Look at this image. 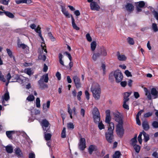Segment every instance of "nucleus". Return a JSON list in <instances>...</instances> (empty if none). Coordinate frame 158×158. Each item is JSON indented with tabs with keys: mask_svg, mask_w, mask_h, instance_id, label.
<instances>
[{
	"mask_svg": "<svg viewBox=\"0 0 158 158\" xmlns=\"http://www.w3.org/2000/svg\"><path fill=\"white\" fill-rule=\"evenodd\" d=\"M91 90L94 99L98 100L100 97L101 90L100 85L97 83H94L91 88Z\"/></svg>",
	"mask_w": 158,
	"mask_h": 158,
	"instance_id": "nucleus-1",
	"label": "nucleus"
},
{
	"mask_svg": "<svg viewBox=\"0 0 158 158\" xmlns=\"http://www.w3.org/2000/svg\"><path fill=\"white\" fill-rule=\"evenodd\" d=\"M144 91L145 93V95L149 100H151L152 98L156 99L158 98V91L155 88H152L150 92L146 88H143Z\"/></svg>",
	"mask_w": 158,
	"mask_h": 158,
	"instance_id": "nucleus-2",
	"label": "nucleus"
},
{
	"mask_svg": "<svg viewBox=\"0 0 158 158\" xmlns=\"http://www.w3.org/2000/svg\"><path fill=\"white\" fill-rule=\"evenodd\" d=\"M116 131L117 135L122 137L124 133L123 124H117L116 126Z\"/></svg>",
	"mask_w": 158,
	"mask_h": 158,
	"instance_id": "nucleus-3",
	"label": "nucleus"
},
{
	"mask_svg": "<svg viewBox=\"0 0 158 158\" xmlns=\"http://www.w3.org/2000/svg\"><path fill=\"white\" fill-rule=\"evenodd\" d=\"M114 76L118 83L121 82L123 78L122 74L119 70H117L114 72Z\"/></svg>",
	"mask_w": 158,
	"mask_h": 158,
	"instance_id": "nucleus-4",
	"label": "nucleus"
},
{
	"mask_svg": "<svg viewBox=\"0 0 158 158\" xmlns=\"http://www.w3.org/2000/svg\"><path fill=\"white\" fill-rule=\"evenodd\" d=\"M23 77L22 76H20L18 74H15L12 76V81L10 82H18L20 83H22L23 82Z\"/></svg>",
	"mask_w": 158,
	"mask_h": 158,
	"instance_id": "nucleus-5",
	"label": "nucleus"
},
{
	"mask_svg": "<svg viewBox=\"0 0 158 158\" xmlns=\"http://www.w3.org/2000/svg\"><path fill=\"white\" fill-rule=\"evenodd\" d=\"M30 27L32 29H34L35 31L39 34V36L40 37L42 40L44 41V38L42 36L41 34V28L39 26H38L36 28H35L36 27V25L34 24H32L30 26Z\"/></svg>",
	"mask_w": 158,
	"mask_h": 158,
	"instance_id": "nucleus-6",
	"label": "nucleus"
},
{
	"mask_svg": "<svg viewBox=\"0 0 158 158\" xmlns=\"http://www.w3.org/2000/svg\"><path fill=\"white\" fill-rule=\"evenodd\" d=\"M114 120L118 123L117 124H123V121L122 116L120 115L118 112L114 113Z\"/></svg>",
	"mask_w": 158,
	"mask_h": 158,
	"instance_id": "nucleus-7",
	"label": "nucleus"
},
{
	"mask_svg": "<svg viewBox=\"0 0 158 158\" xmlns=\"http://www.w3.org/2000/svg\"><path fill=\"white\" fill-rule=\"evenodd\" d=\"M18 46L19 48H22L23 50L24 53L28 54L29 52V48L27 45L24 44L18 43Z\"/></svg>",
	"mask_w": 158,
	"mask_h": 158,
	"instance_id": "nucleus-8",
	"label": "nucleus"
},
{
	"mask_svg": "<svg viewBox=\"0 0 158 158\" xmlns=\"http://www.w3.org/2000/svg\"><path fill=\"white\" fill-rule=\"evenodd\" d=\"M85 140L84 138L81 137L79 140V148L81 150H83L86 148Z\"/></svg>",
	"mask_w": 158,
	"mask_h": 158,
	"instance_id": "nucleus-9",
	"label": "nucleus"
},
{
	"mask_svg": "<svg viewBox=\"0 0 158 158\" xmlns=\"http://www.w3.org/2000/svg\"><path fill=\"white\" fill-rule=\"evenodd\" d=\"M41 125L44 132H47L49 129L48 127L49 123L48 121L46 119L43 120L42 122Z\"/></svg>",
	"mask_w": 158,
	"mask_h": 158,
	"instance_id": "nucleus-10",
	"label": "nucleus"
},
{
	"mask_svg": "<svg viewBox=\"0 0 158 158\" xmlns=\"http://www.w3.org/2000/svg\"><path fill=\"white\" fill-rule=\"evenodd\" d=\"M10 99L9 94V92L7 91L4 95L2 97L1 101L3 105L5 106H6L7 105L5 104V101H7Z\"/></svg>",
	"mask_w": 158,
	"mask_h": 158,
	"instance_id": "nucleus-11",
	"label": "nucleus"
},
{
	"mask_svg": "<svg viewBox=\"0 0 158 158\" xmlns=\"http://www.w3.org/2000/svg\"><path fill=\"white\" fill-rule=\"evenodd\" d=\"M73 80L77 88H79L81 87V84L80 82L79 78L76 75L73 77Z\"/></svg>",
	"mask_w": 158,
	"mask_h": 158,
	"instance_id": "nucleus-12",
	"label": "nucleus"
},
{
	"mask_svg": "<svg viewBox=\"0 0 158 158\" xmlns=\"http://www.w3.org/2000/svg\"><path fill=\"white\" fill-rule=\"evenodd\" d=\"M113 132H107L105 134L106 137L107 141L111 143L113 138Z\"/></svg>",
	"mask_w": 158,
	"mask_h": 158,
	"instance_id": "nucleus-13",
	"label": "nucleus"
},
{
	"mask_svg": "<svg viewBox=\"0 0 158 158\" xmlns=\"http://www.w3.org/2000/svg\"><path fill=\"white\" fill-rule=\"evenodd\" d=\"M41 48L43 49V51H44V52H45V53H44L43 55H41L39 56V58H40L41 60H42L43 61H45L46 60V57L45 55V54H46L47 53V51L46 50V49L45 48V44H42L41 45Z\"/></svg>",
	"mask_w": 158,
	"mask_h": 158,
	"instance_id": "nucleus-14",
	"label": "nucleus"
},
{
	"mask_svg": "<svg viewBox=\"0 0 158 158\" xmlns=\"http://www.w3.org/2000/svg\"><path fill=\"white\" fill-rule=\"evenodd\" d=\"M44 81L42 80V79H40L38 81V83L40 89H44L48 87V85L47 84L44 83Z\"/></svg>",
	"mask_w": 158,
	"mask_h": 158,
	"instance_id": "nucleus-15",
	"label": "nucleus"
},
{
	"mask_svg": "<svg viewBox=\"0 0 158 158\" xmlns=\"http://www.w3.org/2000/svg\"><path fill=\"white\" fill-rule=\"evenodd\" d=\"M50 102L48 101L47 103H44L43 105V110L44 112L45 113L48 110L50 106Z\"/></svg>",
	"mask_w": 158,
	"mask_h": 158,
	"instance_id": "nucleus-16",
	"label": "nucleus"
},
{
	"mask_svg": "<svg viewBox=\"0 0 158 158\" xmlns=\"http://www.w3.org/2000/svg\"><path fill=\"white\" fill-rule=\"evenodd\" d=\"M90 6L92 10H98L99 9V6L95 2H92L90 4Z\"/></svg>",
	"mask_w": 158,
	"mask_h": 158,
	"instance_id": "nucleus-17",
	"label": "nucleus"
},
{
	"mask_svg": "<svg viewBox=\"0 0 158 158\" xmlns=\"http://www.w3.org/2000/svg\"><path fill=\"white\" fill-rule=\"evenodd\" d=\"M97 149V148L96 146L91 145L89 146L88 148V152L90 154H91L93 152L96 151Z\"/></svg>",
	"mask_w": 158,
	"mask_h": 158,
	"instance_id": "nucleus-18",
	"label": "nucleus"
},
{
	"mask_svg": "<svg viewBox=\"0 0 158 158\" xmlns=\"http://www.w3.org/2000/svg\"><path fill=\"white\" fill-rule=\"evenodd\" d=\"M14 151L15 154L18 157H20V156H22L23 155L22 151L19 148H16L15 149Z\"/></svg>",
	"mask_w": 158,
	"mask_h": 158,
	"instance_id": "nucleus-19",
	"label": "nucleus"
},
{
	"mask_svg": "<svg viewBox=\"0 0 158 158\" xmlns=\"http://www.w3.org/2000/svg\"><path fill=\"white\" fill-rule=\"evenodd\" d=\"M61 11L65 16L68 18L71 17L72 15H70L68 11H67L65 8L63 6H61Z\"/></svg>",
	"mask_w": 158,
	"mask_h": 158,
	"instance_id": "nucleus-20",
	"label": "nucleus"
},
{
	"mask_svg": "<svg viewBox=\"0 0 158 158\" xmlns=\"http://www.w3.org/2000/svg\"><path fill=\"white\" fill-rule=\"evenodd\" d=\"M117 56L118 57V59L120 61L125 60L127 58L124 55L120 54L119 52H117Z\"/></svg>",
	"mask_w": 158,
	"mask_h": 158,
	"instance_id": "nucleus-21",
	"label": "nucleus"
},
{
	"mask_svg": "<svg viewBox=\"0 0 158 158\" xmlns=\"http://www.w3.org/2000/svg\"><path fill=\"white\" fill-rule=\"evenodd\" d=\"M142 126L143 129L145 131H148L149 128L148 123L147 121H144L142 123Z\"/></svg>",
	"mask_w": 158,
	"mask_h": 158,
	"instance_id": "nucleus-22",
	"label": "nucleus"
},
{
	"mask_svg": "<svg viewBox=\"0 0 158 158\" xmlns=\"http://www.w3.org/2000/svg\"><path fill=\"white\" fill-rule=\"evenodd\" d=\"M114 129V124L111 122L109 124L107 132H113V130Z\"/></svg>",
	"mask_w": 158,
	"mask_h": 158,
	"instance_id": "nucleus-23",
	"label": "nucleus"
},
{
	"mask_svg": "<svg viewBox=\"0 0 158 158\" xmlns=\"http://www.w3.org/2000/svg\"><path fill=\"white\" fill-rule=\"evenodd\" d=\"M64 54H65L66 56H67L69 58V59L70 60V62H69V65L70 67V68H71L73 66V63L71 61L72 60V57L71 56L70 53H68V52H65L64 53Z\"/></svg>",
	"mask_w": 158,
	"mask_h": 158,
	"instance_id": "nucleus-24",
	"label": "nucleus"
},
{
	"mask_svg": "<svg viewBox=\"0 0 158 158\" xmlns=\"http://www.w3.org/2000/svg\"><path fill=\"white\" fill-rule=\"evenodd\" d=\"M71 18L72 19V25L73 28L77 30H78L79 29V28L78 27L76 24L75 22V20L72 16H71Z\"/></svg>",
	"mask_w": 158,
	"mask_h": 158,
	"instance_id": "nucleus-25",
	"label": "nucleus"
},
{
	"mask_svg": "<svg viewBox=\"0 0 158 158\" xmlns=\"http://www.w3.org/2000/svg\"><path fill=\"white\" fill-rule=\"evenodd\" d=\"M126 8L127 10L129 11H132L133 9V6L130 3L127 4L126 6Z\"/></svg>",
	"mask_w": 158,
	"mask_h": 158,
	"instance_id": "nucleus-26",
	"label": "nucleus"
},
{
	"mask_svg": "<svg viewBox=\"0 0 158 158\" xmlns=\"http://www.w3.org/2000/svg\"><path fill=\"white\" fill-rule=\"evenodd\" d=\"M92 114L93 116L100 115L99 112L97 108L96 107L94 108L92 111Z\"/></svg>",
	"mask_w": 158,
	"mask_h": 158,
	"instance_id": "nucleus-27",
	"label": "nucleus"
},
{
	"mask_svg": "<svg viewBox=\"0 0 158 158\" xmlns=\"http://www.w3.org/2000/svg\"><path fill=\"white\" fill-rule=\"evenodd\" d=\"M142 134L144 136V140L145 142H147L149 139V135L144 131H142Z\"/></svg>",
	"mask_w": 158,
	"mask_h": 158,
	"instance_id": "nucleus-28",
	"label": "nucleus"
},
{
	"mask_svg": "<svg viewBox=\"0 0 158 158\" xmlns=\"http://www.w3.org/2000/svg\"><path fill=\"white\" fill-rule=\"evenodd\" d=\"M94 119V122L96 123H99L100 120V114L98 115H96L93 116Z\"/></svg>",
	"mask_w": 158,
	"mask_h": 158,
	"instance_id": "nucleus-29",
	"label": "nucleus"
},
{
	"mask_svg": "<svg viewBox=\"0 0 158 158\" xmlns=\"http://www.w3.org/2000/svg\"><path fill=\"white\" fill-rule=\"evenodd\" d=\"M6 152L9 153H12L13 152V148L11 146H7L6 147Z\"/></svg>",
	"mask_w": 158,
	"mask_h": 158,
	"instance_id": "nucleus-30",
	"label": "nucleus"
},
{
	"mask_svg": "<svg viewBox=\"0 0 158 158\" xmlns=\"http://www.w3.org/2000/svg\"><path fill=\"white\" fill-rule=\"evenodd\" d=\"M97 43L96 41H93L90 44V46L91 49L92 51H94L96 47Z\"/></svg>",
	"mask_w": 158,
	"mask_h": 158,
	"instance_id": "nucleus-31",
	"label": "nucleus"
},
{
	"mask_svg": "<svg viewBox=\"0 0 158 158\" xmlns=\"http://www.w3.org/2000/svg\"><path fill=\"white\" fill-rule=\"evenodd\" d=\"M100 56L102 55L103 56H106L107 55V52L106 50L104 47H102L101 48V52L100 54Z\"/></svg>",
	"mask_w": 158,
	"mask_h": 158,
	"instance_id": "nucleus-32",
	"label": "nucleus"
},
{
	"mask_svg": "<svg viewBox=\"0 0 158 158\" xmlns=\"http://www.w3.org/2000/svg\"><path fill=\"white\" fill-rule=\"evenodd\" d=\"M40 79H42V80H44V81L46 83H47L48 81V74L47 73L43 75Z\"/></svg>",
	"mask_w": 158,
	"mask_h": 158,
	"instance_id": "nucleus-33",
	"label": "nucleus"
},
{
	"mask_svg": "<svg viewBox=\"0 0 158 158\" xmlns=\"http://www.w3.org/2000/svg\"><path fill=\"white\" fill-rule=\"evenodd\" d=\"M24 72L29 76H31L33 73L31 69L30 68L25 69L24 70Z\"/></svg>",
	"mask_w": 158,
	"mask_h": 158,
	"instance_id": "nucleus-34",
	"label": "nucleus"
},
{
	"mask_svg": "<svg viewBox=\"0 0 158 158\" xmlns=\"http://www.w3.org/2000/svg\"><path fill=\"white\" fill-rule=\"evenodd\" d=\"M6 77L7 82L6 83V86H7L10 82V81L11 78H12V76H11L10 73H9L6 76Z\"/></svg>",
	"mask_w": 158,
	"mask_h": 158,
	"instance_id": "nucleus-35",
	"label": "nucleus"
},
{
	"mask_svg": "<svg viewBox=\"0 0 158 158\" xmlns=\"http://www.w3.org/2000/svg\"><path fill=\"white\" fill-rule=\"evenodd\" d=\"M98 127L99 129L100 130H102L103 129H104L105 127L104 125L103 124L102 122L100 121L99 123H98Z\"/></svg>",
	"mask_w": 158,
	"mask_h": 158,
	"instance_id": "nucleus-36",
	"label": "nucleus"
},
{
	"mask_svg": "<svg viewBox=\"0 0 158 158\" xmlns=\"http://www.w3.org/2000/svg\"><path fill=\"white\" fill-rule=\"evenodd\" d=\"M100 56V54L99 53H94L93 54L92 58L95 61L97 60V58Z\"/></svg>",
	"mask_w": 158,
	"mask_h": 158,
	"instance_id": "nucleus-37",
	"label": "nucleus"
},
{
	"mask_svg": "<svg viewBox=\"0 0 158 158\" xmlns=\"http://www.w3.org/2000/svg\"><path fill=\"white\" fill-rule=\"evenodd\" d=\"M137 143V135H135L131 140V144L132 146L135 145Z\"/></svg>",
	"mask_w": 158,
	"mask_h": 158,
	"instance_id": "nucleus-38",
	"label": "nucleus"
},
{
	"mask_svg": "<svg viewBox=\"0 0 158 158\" xmlns=\"http://www.w3.org/2000/svg\"><path fill=\"white\" fill-rule=\"evenodd\" d=\"M4 14L11 18H13L14 17V16L13 14L8 11H4Z\"/></svg>",
	"mask_w": 158,
	"mask_h": 158,
	"instance_id": "nucleus-39",
	"label": "nucleus"
},
{
	"mask_svg": "<svg viewBox=\"0 0 158 158\" xmlns=\"http://www.w3.org/2000/svg\"><path fill=\"white\" fill-rule=\"evenodd\" d=\"M120 155V152L118 151H117L113 155V158H119Z\"/></svg>",
	"mask_w": 158,
	"mask_h": 158,
	"instance_id": "nucleus-40",
	"label": "nucleus"
},
{
	"mask_svg": "<svg viewBox=\"0 0 158 158\" xmlns=\"http://www.w3.org/2000/svg\"><path fill=\"white\" fill-rule=\"evenodd\" d=\"M127 40L128 43L131 45H133L134 43V41L133 39L130 37H129L127 38Z\"/></svg>",
	"mask_w": 158,
	"mask_h": 158,
	"instance_id": "nucleus-41",
	"label": "nucleus"
},
{
	"mask_svg": "<svg viewBox=\"0 0 158 158\" xmlns=\"http://www.w3.org/2000/svg\"><path fill=\"white\" fill-rule=\"evenodd\" d=\"M14 133V131H7L6 132V135L9 138H11L12 134Z\"/></svg>",
	"mask_w": 158,
	"mask_h": 158,
	"instance_id": "nucleus-42",
	"label": "nucleus"
},
{
	"mask_svg": "<svg viewBox=\"0 0 158 158\" xmlns=\"http://www.w3.org/2000/svg\"><path fill=\"white\" fill-rule=\"evenodd\" d=\"M145 5V3L143 1H140L139 2H137L136 4V6H139L141 7H143Z\"/></svg>",
	"mask_w": 158,
	"mask_h": 158,
	"instance_id": "nucleus-43",
	"label": "nucleus"
},
{
	"mask_svg": "<svg viewBox=\"0 0 158 158\" xmlns=\"http://www.w3.org/2000/svg\"><path fill=\"white\" fill-rule=\"evenodd\" d=\"M35 99V97L33 95H30L26 99V100L28 101H32Z\"/></svg>",
	"mask_w": 158,
	"mask_h": 158,
	"instance_id": "nucleus-44",
	"label": "nucleus"
},
{
	"mask_svg": "<svg viewBox=\"0 0 158 158\" xmlns=\"http://www.w3.org/2000/svg\"><path fill=\"white\" fill-rule=\"evenodd\" d=\"M133 146L136 152L137 153H139L140 149V146L136 144L135 145Z\"/></svg>",
	"mask_w": 158,
	"mask_h": 158,
	"instance_id": "nucleus-45",
	"label": "nucleus"
},
{
	"mask_svg": "<svg viewBox=\"0 0 158 158\" xmlns=\"http://www.w3.org/2000/svg\"><path fill=\"white\" fill-rule=\"evenodd\" d=\"M51 136V135L50 133L45 134L44 135L45 139L47 141L50 140Z\"/></svg>",
	"mask_w": 158,
	"mask_h": 158,
	"instance_id": "nucleus-46",
	"label": "nucleus"
},
{
	"mask_svg": "<svg viewBox=\"0 0 158 158\" xmlns=\"http://www.w3.org/2000/svg\"><path fill=\"white\" fill-rule=\"evenodd\" d=\"M61 136L62 138H65L66 137V128L64 127L61 134Z\"/></svg>",
	"mask_w": 158,
	"mask_h": 158,
	"instance_id": "nucleus-47",
	"label": "nucleus"
},
{
	"mask_svg": "<svg viewBox=\"0 0 158 158\" xmlns=\"http://www.w3.org/2000/svg\"><path fill=\"white\" fill-rule=\"evenodd\" d=\"M10 0H0V3L4 5H7Z\"/></svg>",
	"mask_w": 158,
	"mask_h": 158,
	"instance_id": "nucleus-48",
	"label": "nucleus"
},
{
	"mask_svg": "<svg viewBox=\"0 0 158 158\" xmlns=\"http://www.w3.org/2000/svg\"><path fill=\"white\" fill-rule=\"evenodd\" d=\"M67 127L69 129H73L74 128L73 124L71 122L68 123Z\"/></svg>",
	"mask_w": 158,
	"mask_h": 158,
	"instance_id": "nucleus-49",
	"label": "nucleus"
},
{
	"mask_svg": "<svg viewBox=\"0 0 158 158\" xmlns=\"http://www.w3.org/2000/svg\"><path fill=\"white\" fill-rule=\"evenodd\" d=\"M36 105L37 107L39 108L40 106V100L39 98H37L36 99Z\"/></svg>",
	"mask_w": 158,
	"mask_h": 158,
	"instance_id": "nucleus-50",
	"label": "nucleus"
},
{
	"mask_svg": "<svg viewBox=\"0 0 158 158\" xmlns=\"http://www.w3.org/2000/svg\"><path fill=\"white\" fill-rule=\"evenodd\" d=\"M152 27L154 32L158 31L157 24L156 23H153L152 25Z\"/></svg>",
	"mask_w": 158,
	"mask_h": 158,
	"instance_id": "nucleus-51",
	"label": "nucleus"
},
{
	"mask_svg": "<svg viewBox=\"0 0 158 158\" xmlns=\"http://www.w3.org/2000/svg\"><path fill=\"white\" fill-rule=\"evenodd\" d=\"M6 51L10 58H12L13 57V55L11 51L9 49L7 48L6 49Z\"/></svg>",
	"mask_w": 158,
	"mask_h": 158,
	"instance_id": "nucleus-52",
	"label": "nucleus"
},
{
	"mask_svg": "<svg viewBox=\"0 0 158 158\" xmlns=\"http://www.w3.org/2000/svg\"><path fill=\"white\" fill-rule=\"evenodd\" d=\"M111 120V118L110 116H106L105 119V122L106 123L109 124H110V123H111L110 122Z\"/></svg>",
	"mask_w": 158,
	"mask_h": 158,
	"instance_id": "nucleus-53",
	"label": "nucleus"
},
{
	"mask_svg": "<svg viewBox=\"0 0 158 158\" xmlns=\"http://www.w3.org/2000/svg\"><path fill=\"white\" fill-rule=\"evenodd\" d=\"M0 80L4 82H5L6 81V80L4 78V76L2 75L1 71H0Z\"/></svg>",
	"mask_w": 158,
	"mask_h": 158,
	"instance_id": "nucleus-54",
	"label": "nucleus"
},
{
	"mask_svg": "<svg viewBox=\"0 0 158 158\" xmlns=\"http://www.w3.org/2000/svg\"><path fill=\"white\" fill-rule=\"evenodd\" d=\"M142 135V132L140 133L138 137V139L139 142L140 144H141L142 143V139L141 138V137Z\"/></svg>",
	"mask_w": 158,
	"mask_h": 158,
	"instance_id": "nucleus-55",
	"label": "nucleus"
},
{
	"mask_svg": "<svg viewBox=\"0 0 158 158\" xmlns=\"http://www.w3.org/2000/svg\"><path fill=\"white\" fill-rule=\"evenodd\" d=\"M86 37L87 40L89 42L92 41V38L89 33H87L86 35Z\"/></svg>",
	"mask_w": 158,
	"mask_h": 158,
	"instance_id": "nucleus-56",
	"label": "nucleus"
},
{
	"mask_svg": "<svg viewBox=\"0 0 158 158\" xmlns=\"http://www.w3.org/2000/svg\"><path fill=\"white\" fill-rule=\"evenodd\" d=\"M82 92L81 91H79L77 93V99H78V100L79 101H80L81 100V96L82 95Z\"/></svg>",
	"mask_w": 158,
	"mask_h": 158,
	"instance_id": "nucleus-57",
	"label": "nucleus"
},
{
	"mask_svg": "<svg viewBox=\"0 0 158 158\" xmlns=\"http://www.w3.org/2000/svg\"><path fill=\"white\" fill-rule=\"evenodd\" d=\"M85 94L87 99L89 100V99L90 94L88 90H86L85 91Z\"/></svg>",
	"mask_w": 158,
	"mask_h": 158,
	"instance_id": "nucleus-58",
	"label": "nucleus"
},
{
	"mask_svg": "<svg viewBox=\"0 0 158 158\" xmlns=\"http://www.w3.org/2000/svg\"><path fill=\"white\" fill-rule=\"evenodd\" d=\"M152 126L155 128H158V122L155 121L152 123Z\"/></svg>",
	"mask_w": 158,
	"mask_h": 158,
	"instance_id": "nucleus-59",
	"label": "nucleus"
},
{
	"mask_svg": "<svg viewBox=\"0 0 158 158\" xmlns=\"http://www.w3.org/2000/svg\"><path fill=\"white\" fill-rule=\"evenodd\" d=\"M125 73L127 77H132L131 73L128 70H126L125 72Z\"/></svg>",
	"mask_w": 158,
	"mask_h": 158,
	"instance_id": "nucleus-60",
	"label": "nucleus"
},
{
	"mask_svg": "<svg viewBox=\"0 0 158 158\" xmlns=\"http://www.w3.org/2000/svg\"><path fill=\"white\" fill-rule=\"evenodd\" d=\"M152 112H148L144 114V117L145 118H147L151 116L152 115Z\"/></svg>",
	"mask_w": 158,
	"mask_h": 158,
	"instance_id": "nucleus-61",
	"label": "nucleus"
},
{
	"mask_svg": "<svg viewBox=\"0 0 158 158\" xmlns=\"http://www.w3.org/2000/svg\"><path fill=\"white\" fill-rule=\"evenodd\" d=\"M131 94V92H125L124 93V97L128 98Z\"/></svg>",
	"mask_w": 158,
	"mask_h": 158,
	"instance_id": "nucleus-62",
	"label": "nucleus"
},
{
	"mask_svg": "<svg viewBox=\"0 0 158 158\" xmlns=\"http://www.w3.org/2000/svg\"><path fill=\"white\" fill-rule=\"evenodd\" d=\"M29 158H35V155L33 152H30L29 155Z\"/></svg>",
	"mask_w": 158,
	"mask_h": 158,
	"instance_id": "nucleus-63",
	"label": "nucleus"
},
{
	"mask_svg": "<svg viewBox=\"0 0 158 158\" xmlns=\"http://www.w3.org/2000/svg\"><path fill=\"white\" fill-rule=\"evenodd\" d=\"M152 156L155 158H158V152H153Z\"/></svg>",
	"mask_w": 158,
	"mask_h": 158,
	"instance_id": "nucleus-64",
	"label": "nucleus"
}]
</instances>
